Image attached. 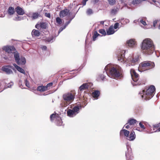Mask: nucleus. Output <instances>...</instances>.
I'll list each match as a JSON object with an SVG mask.
<instances>
[{"instance_id": "nucleus-1", "label": "nucleus", "mask_w": 160, "mask_h": 160, "mask_svg": "<svg viewBox=\"0 0 160 160\" xmlns=\"http://www.w3.org/2000/svg\"><path fill=\"white\" fill-rule=\"evenodd\" d=\"M141 47L142 52L146 55L151 54L154 50L152 41L149 38H146L143 40L141 45Z\"/></svg>"}, {"instance_id": "nucleus-2", "label": "nucleus", "mask_w": 160, "mask_h": 160, "mask_svg": "<svg viewBox=\"0 0 160 160\" xmlns=\"http://www.w3.org/2000/svg\"><path fill=\"white\" fill-rule=\"evenodd\" d=\"M155 90V87L153 85H151L146 90H143L140 92L139 94L142 98L146 100H148L154 96Z\"/></svg>"}, {"instance_id": "nucleus-3", "label": "nucleus", "mask_w": 160, "mask_h": 160, "mask_svg": "<svg viewBox=\"0 0 160 160\" xmlns=\"http://www.w3.org/2000/svg\"><path fill=\"white\" fill-rule=\"evenodd\" d=\"M75 94L74 91H71L64 93L62 95V98L65 102L63 105L61 104V106L65 107L71 103L75 98Z\"/></svg>"}, {"instance_id": "nucleus-4", "label": "nucleus", "mask_w": 160, "mask_h": 160, "mask_svg": "<svg viewBox=\"0 0 160 160\" xmlns=\"http://www.w3.org/2000/svg\"><path fill=\"white\" fill-rule=\"evenodd\" d=\"M110 68V65H108L105 68V72L103 71V73L107 75L111 78H117L120 76L121 68H116L114 67L112 68L109 70V73H108L107 71Z\"/></svg>"}, {"instance_id": "nucleus-5", "label": "nucleus", "mask_w": 160, "mask_h": 160, "mask_svg": "<svg viewBox=\"0 0 160 160\" xmlns=\"http://www.w3.org/2000/svg\"><path fill=\"white\" fill-rule=\"evenodd\" d=\"M130 73L133 81V82H132V84L133 86L141 85V83L138 82L139 79L138 74L136 72L135 70L131 69L130 70Z\"/></svg>"}, {"instance_id": "nucleus-6", "label": "nucleus", "mask_w": 160, "mask_h": 160, "mask_svg": "<svg viewBox=\"0 0 160 160\" xmlns=\"http://www.w3.org/2000/svg\"><path fill=\"white\" fill-rule=\"evenodd\" d=\"M142 71L150 69L154 67V63L153 62L149 61L143 62L141 63Z\"/></svg>"}, {"instance_id": "nucleus-7", "label": "nucleus", "mask_w": 160, "mask_h": 160, "mask_svg": "<svg viewBox=\"0 0 160 160\" xmlns=\"http://www.w3.org/2000/svg\"><path fill=\"white\" fill-rule=\"evenodd\" d=\"M2 70L6 74L8 75L13 74V72L12 70L15 71L14 68L11 65H6L3 66L2 68Z\"/></svg>"}, {"instance_id": "nucleus-8", "label": "nucleus", "mask_w": 160, "mask_h": 160, "mask_svg": "<svg viewBox=\"0 0 160 160\" xmlns=\"http://www.w3.org/2000/svg\"><path fill=\"white\" fill-rule=\"evenodd\" d=\"M2 49L5 51L6 54H12L15 51L16 49L13 46H5L2 48Z\"/></svg>"}, {"instance_id": "nucleus-9", "label": "nucleus", "mask_w": 160, "mask_h": 160, "mask_svg": "<svg viewBox=\"0 0 160 160\" xmlns=\"http://www.w3.org/2000/svg\"><path fill=\"white\" fill-rule=\"evenodd\" d=\"M138 60L139 58L138 56H136L132 58H130L128 60V63L127 64V66H129L131 65L134 66L138 63Z\"/></svg>"}, {"instance_id": "nucleus-10", "label": "nucleus", "mask_w": 160, "mask_h": 160, "mask_svg": "<svg viewBox=\"0 0 160 160\" xmlns=\"http://www.w3.org/2000/svg\"><path fill=\"white\" fill-rule=\"evenodd\" d=\"M92 85V84L90 83H84L79 87V90L80 91H83L84 90L88 89L89 88H91Z\"/></svg>"}, {"instance_id": "nucleus-11", "label": "nucleus", "mask_w": 160, "mask_h": 160, "mask_svg": "<svg viewBox=\"0 0 160 160\" xmlns=\"http://www.w3.org/2000/svg\"><path fill=\"white\" fill-rule=\"evenodd\" d=\"M125 51H122L118 55V60L121 62H123L125 60L124 59V54Z\"/></svg>"}, {"instance_id": "nucleus-12", "label": "nucleus", "mask_w": 160, "mask_h": 160, "mask_svg": "<svg viewBox=\"0 0 160 160\" xmlns=\"http://www.w3.org/2000/svg\"><path fill=\"white\" fill-rule=\"evenodd\" d=\"M128 46L131 48H134L136 46V42L133 39H132L127 41Z\"/></svg>"}, {"instance_id": "nucleus-13", "label": "nucleus", "mask_w": 160, "mask_h": 160, "mask_svg": "<svg viewBox=\"0 0 160 160\" xmlns=\"http://www.w3.org/2000/svg\"><path fill=\"white\" fill-rule=\"evenodd\" d=\"M127 148L128 149L127 152H126V157L127 159H130L131 158L132 153L131 151V148H130L129 145H127Z\"/></svg>"}, {"instance_id": "nucleus-14", "label": "nucleus", "mask_w": 160, "mask_h": 160, "mask_svg": "<svg viewBox=\"0 0 160 160\" xmlns=\"http://www.w3.org/2000/svg\"><path fill=\"white\" fill-rule=\"evenodd\" d=\"M15 10L17 13L19 15H22L25 14L24 10L19 6H18L16 8Z\"/></svg>"}, {"instance_id": "nucleus-15", "label": "nucleus", "mask_w": 160, "mask_h": 160, "mask_svg": "<svg viewBox=\"0 0 160 160\" xmlns=\"http://www.w3.org/2000/svg\"><path fill=\"white\" fill-rule=\"evenodd\" d=\"M69 12V10L68 9H65L62 10L60 12L59 15L61 17L63 18L64 17L67 15Z\"/></svg>"}, {"instance_id": "nucleus-16", "label": "nucleus", "mask_w": 160, "mask_h": 160, "mask_svg": "<svg viewBox=\"0 0 160 160\" xmlns=\"http://www.w3.org/2000/svg\"><path fill=\"white\" fill-rule=\"evenodd\" d=\"M129 133V132L128 131L125 129H122L121 130L120 132V135L121 136L123 134L126 137H128Z\"/></svg>"}, {"instance_id": "nucleus-17", "label": "nucleus", "mask_w": 160, "mask_h": 160, "mask_svg": "<svg viewBox=\"0 0 160 160\" xmlns=\"http://www.w3.org/2000/svg\"><path fill=\"white\" fill-rule=\"evenodd\" d=\"M128 138L127 139L129 141L133 140L136 137V135L134 132L133 131H132L129 135H128Z\"/></svg>"}, {"instance_id": "nucleus-18", "label": "nucleus", "mask_w": 160, "mask_h": 160, "mask_svg": "<svg viewBox=\"0 0 160 160\" xmlns=\"http://www.w3.org/2000/svg\"><path fill=\"white\" fill-rule=\"evenodd\" d=\"M26 62L25 58L23 57H21L19 60V62H17V63L19 65H24Z\"/></svg>"}, {"instance_id": "nucleus-19", "label": "nucleus", "mask_w": 160, "mask_h": 160, "mask_svg": "<svg viewBox=\"0 0 160 160\" xmlns=\"http://www.w3.org/2000/svg\"><path fill=\"white\" fill-rule=\"evenodd\" d=\"M115 31L113 29V27L112 26H111L107 30V32L108 35L112 34L114 33Z\"/></svg>"}, {"instance_id": "nucleus-20", "label": "nucleus", "mask_w": 160, "mask_h": 160, "mask_svg": "<svg viewBox=\"0 0 160 160\" xmlns=\"http://www.w3.org/2000/svg\"><path fill=\"white\" fill-rule=\"evenodd\" d=\"M12 54H13L16 62H19V60L20 58L19 53L15 51Z\"/></svg>"}, {"instance_id": "nucleus-21", "label": "nucleus", "mask_w": 160, "mask_h": 160, "mask_svg": "<svg viewBox=\"0 0 160 160\" xmlns=\"http://www.w3.org/2000/svg\"><path fill=\"white\" fill-rule=\"evenodd\" d=\"M48 88L47 87L42 85L39 86L37 88V90L41 92H44L47 90Z\"/></svg>"}, {"instance_id": "nucleus-22", "label": "nucleus", "mask_w": 160, "mask_h": 160, "mask_svg": "<svg viewBox=\"0 0 160 160\" xmlns=\"http://www.w3.org/2000/svg\"><path fill=\"white\" fill-rule=\"evenodd\" d=\"M40 35V32L37 30L33 29L32 32V35L33 37H37Z\"/></svg>"}, {"instance_id": "nucleus-23", "label": "nucleus", "mask_w": 160, "mask_h": 160, "mask_svg": "<svg viewBox=\"0 0 160 160\" xmlns=\"http://www.w3.org/2000/svg\"><path fill=\"white\" fill-rule=\"evenodd\" d=\"M67 114L68 116L70 117H73L76 115L72 109H69L67 110Z\"/></svg>"}, {"instance_id": "nucleus-24", "label": "nucleus", "mask_w": 160, "mask_h": 160, "mask_svg": "<svg viewBox=\"0 0 160 160\" xmlns=\"http://www.w3.org/2000/svg\"><path fill=\"white\" fill-rule=\"evenodd\" d=\"M120 7H115L114 8L111 10V13L113 15H115L119 11Z\"/></svg>"}, {"instance_id": "nucleus-25", "label": "nucleus", "mask_w": 160, "mask_h": 160, "mask_svg": "<svg viewBox=\"0 0 160 160\" xmlns=\"http://www.w3.org/2000/svg\"><path fill=\"white\" fill-rule=\"evenodd\" d=\"M15 11L14 8L10 7L8 8V12L9 14L12 15L15 13Z\"/></svg>"}, {"instance_id": "nucleus-26", "label": "nucleus", "mask_w": 160, "mask_h": 160, "mask_svg": "<svg viewBox=\"0 0 160 160\" xmlns=\"http://www.w3.org/2000/svg\"><path fill=\"white\" fill-rule=\"evenodd\" d=\"M137 122V121L136 120L134 119L130 118L128 119V123H127L126 124H129V125H134Z\"/></svg>"}, {"instance_id": "nucleus-27", "label": "nucleus", "mask_w": 160, "mask_h": 160, "mask_svg": "<svg viewBox=\"0 0 160 160\" xmlns=\"http://www.w3.org/2000/svg\"><path fill=\"white\" fill-rule=\"evenodd\" d=\"M2 57L3 59L6 60H10L11 58L10 54H6V53L5 54L2 55Z\"/></svg>"}, {"instance_id": "nucleus-28", "label": "nucleus", "mask_w": 160, "mask_h": 160, "mask_svg": "<svg viewBox=\"0 0 160 160\" xmlns=\"http://www.w3.org/2000/svg\"><path fill=\"white\" fill-rule=\"evenodd\" d=\"M26 18V17L25 16H19L17 15L16 17L13 19V20L15 21H19L25 19Z\"/></svg>"}, {"instance_id": "nucleus-29", "label": "nucleus", "mask_w": 160, "mask_h": 160, "mask_svg": "<svg viewBox=\"0 0 160 160\" xmlns=\"http://www.w3.org/2000/svg\"><path fill=\"white\" fill-rule=\"evenodd\" d=\"M80 106L79 107V106H75L73 108L72 110L73 111L76 115L79 113L80 109Z\"/></svg>"}, {"instance_id": "nucleus-30", "label": "nucleus", "mask_w": 160, "mask_h": 160, "mask_svg": "<svg viewBox=\"0 0 160 160\" xmlns=\"http://www.w3.org/2000/svg\"><path fill=\"white\" fill-rule=\"evenodd\" d=\"M100 94V92L98 90H95L92 93V95L94 98H98Z\"/></svg>"}, {"instance_id": "nucleus-31", "label": "nucleus", "mask_w": 160, "mask_h": 160, "mask_svg": "<svg viewBox=\"0 0 160 160\" xmlns=\"http://www.w3.org/2000/svg\"><path fill=\"white\" fill-rule=\"evenodd\" d=\"M53 38L50 37L48 38H44L43 40L45 41L47 43L52 42H53L52 41Z\"/></svg>"}, {"instance_id": "nucleus-32", "label": "nucleus", "mask_w": 160, "mask_h": 160, "mask_svg": "<svg viewBox=\"0 0 160 160\" xmlns=\"http://www.w3.org/2000/svg\"><path fill=\"white\" fill-rule=\"evenodd\" d=\"M98 36H101V35L98 34L97 31H95L92 37V40L94 41L95 40L96 38Z\"/></svg>"}, {"instance_id": "nucleus-33", "label": "nucleus", "mask_w": 160, "mask_h": 160, "mask_svg": "<svg viewBox=\"0 0 160 160\" xmlns=\"http://www.w3.org/2000/svg\"><path fill=\"white\" fill-rule=\"evenodd\" d=\"M39 14L38 13H34L32 14V18L33 19H36L39 16Z\"/></svg>"}, {"instance_id": "nucleus-34", "label": "nucleus", "mask_w": 160, "mask_h": 160, "mask_svg": "<svg viewBox=\"0 0 160 160\" xmlns=\"http://www.w3.org/2000/svg\"><path fill=\"white\" fill-rule=\"evenodd\" d=\"M17 70L20 72L21 73L23 74H25L26 73L25 72L23 69L22 68H20L19 66L17 68Z\"/></svg>"}, {"instance_id": "nucleus-35", "label": "nucleus", "mask_w": 160, "mask_h": 160, "mask_svg": "<svg viewBox=\"0 0 160 160\" xmlns=\"http://www.w3.org/2000/svg\"><path fill=\"white\" fill-rule=\"evenodd\" d=\"M40 28L42 29H46L47 27L46 23L44 22H40Z\"/></svg>"}, {"instance_id": "nucleus-36", "label": "nucleus", "mask_w": 160, "mask_h": 160, "mask_svg": "<svg viewBox=\"0 0 160 160\" xmlns=\"http://www.w3.org/2000/svg\"><path fill=\"white\" fill-rule=\"evenodd\" d=\"M56 119L58 120V121L57 122V125L61 126L62 123L61 118L59 117H58Z\"/></svg>"}, {"instance_id": "nucleus-37", "label": "nucleus", "mask_w": 160, "mask_h": 160, "mask_svg": "<svg viewBox=\"0 0 160 160\" xmlns=\"http://www.w3.org/2000/svg\"><path fill=\"white\" fill-rule=\"evenodd\" d=\"M108 1L110 5H113L116 3V0H108Z\"/></svg>"}, {"instance_id": "nucleus-38", "label": "nucleus", "mask_w": 160, "mask_h": 160, "mask_svg": "<svg viewBox=\"0 0 160 160\" xmlns=\"http://www.w3.org/2000/svg\"><path fill=\"white\" fill-rule=\"evenodd\" d=\"M137 21L138 22H140L144 26L146 25L147 24L146 22L145 21L143 20L142 19H139Z\"/></svg>"}, {"instance_id": "nucleus-39", "label": "nucleus", "mask_w": 160, "mask_h": 160, "mask_svg": "<svg viewBox=\"0 0 160 160\" xmlns=\"http://www.w3.org/2000/svg\"><path fill=\"white\" fill-rule=\"evenodd\" d=\"M86 13L88 15H90L93 14V12L92 9L89 8L87 9L86 11Z\"/></svg>"}, {"instance_id": "nucleus-40", "label": "nucleus", "mask_w": 160, "mask_h": 160, "mask_svg": "<svg viewBox=\"0 0 160 160\" xmlns=\"http://www.w3.org/2000/svg\"><path fill=\"white\" fill-rule=\"evenodd\" d=\"M99 32L101 34L105 36L106 34V33L105 30L104 29H101L99 31Z\"/></svg>"}, {"instance_id": "nucleus-41", "label": "nucleus", "mask_w": 160, "mask_h": 160, "mask_svg": "<svg viewBox=\"0 0 160 160\" xmlns=\"http://www.w3.org/2000/svg\"><path fill=\"white\" fill-rule=\"evenodd\" d=\"M56 21L57 23L58 24H61L62 23V20L59 17H57L56 18Z\"/></svg>"}, {"instance_id": "nucleus-42", "label": "nucleus", "mask_w": 160, "mask_h": 160, "mask_svg": "<svg viewBox=\"0 0 160 160\" xmlns=\"http://www.w3.org/2000/svg\"><path fill=\"white\" fill-rule=\"evenodd\" d=\"M50 118L51 121H52V120H54L56 118V114H52L50 115Z\"/></svg>"}, {"instance_id": "nucleus-43", "label": "nucleus", "mask_w": 160, "mask_h": 160, "mask_svg": "<svg viewBox=\"0 0 160 160\" xmlns=\"http://www.w3.org/2000/svg\"><path fill=\"white\" fill-rule=\"evenodd\" d=\"M72 21V19H70V20L68 22H67L64 25V27L65 28H66V27L70 23L71 21Z\"/></svg>"}, {"instance_id": "nucleus-44", "label": "nucleus", "mask_w": 160, "mask_h": 160, "mask_svg": "<svg viewBox=\"0 0 160 160\" xmlns=\"http://www.w3.org/2000/svg\"><path fill=\"white\" fill-rule=\"evenodd\" d=\"M119 26V23L118 22H116L114 24V27H113L115 29H116L117 28H118Z\"/></svg>"}, {"instance_id": "nucleus-45", "label": "nucleus", "mask_w": 160, "mask_h": 160, "mask_svg": "<svg viewBox=\"0 0 160 160\" xmlns=\"http://www.w3.org/2000/svg\"><path fill=\"white\" fill-rule=\"evenodd\" d=\"M139 126L142 129H145V128L143 124L141 122H140L139 123Z\"/></svg>"}, {"instance_id": "nucleus-46", "label": "nucleus", "mask_w": 160, "mask_h": 160, "mask_svg": "<svg viewBox=\"0 0 160 160\" xmlns=\"http://www.w3.org/2000/svg\"><path fill=\"white\" fill-rule=\"evenodd\" d=\"M100 78L102 80L104 81L105 79V76L104 75H101L100 76Z\"/></svg>"}, {"instance_id": "nucleus-47", "label": "nucleus", "mask_w": 160, "mask_h": 160, "mask_svg": "<svg viewBox=\"0 0 160 160\" xmlns=\"http://www.w3.org/2000/svg\"><path fill=\"white\" fill-rule=\"evenodd\" d=\"M25 81L26 86L27 87H29V82L28 81L27 79H25Z\"/></svg>"}, {"instance_id": "nucleus-48", "label": "nucleus", "mask_w": 160, "mask_h": 160, "mask_svg": "<svg viewBox=\"0 0 160 160\" xmlns=\"http://www.w3.org/2000/svg\"><path fill=\"white\" fill-rule=\"evenodd\" d=\"M65 28H65L64 26L63 27H61L59 30V31H58V33H60L61 32L63 29H64Z\"/></svg>"}, {"instance_id": "nucleus-49", "label": "nucleus", "mask_w": 160, "mask_h": 160, "mask_svg": "<svg viewBox=\"0 0 160 160\" xmlns=\"http://www.w3.org/2000/svg\"><path fill=\"white\" fill-rule=\"evenodd\" d=\"M19 87L22 88H23V86L22 85V81L21 80H19Z\"/></svg>"}, {"instance_id": "nucleus-50", "label": "nucleus", "mask_w": 160, "mask_h": 160, "mask_svg": "<svg viewBox=\"0 0 160 160\" xmlns=\"http://www.w3.org/2000/svg\"><path fill=\"white\" fill-rule=\"evenodd\" d=\"M52 83L51 82L47 84L46 87H47V88H48V87H50L52 86Z\"/></svg>"}, {"instance_id": "nucleus-51", "label": "nucleus", "mask_w": 160, "mask_h": 160, "mask_svg": "<svg viewBox=\"0 0 160 160\" xmlns=\"http://www.w3.org/2000/svg\"><path fill=\"white\" fill-rule=\"evenodd\" d=\"M13 84V83L12 82H10L8 84V87L10 88L12 86Z\"/></svg>"}, {"instance_id": "nucleus-52", "label": "nucleus", "mask_w": 160, "mask_h": 160, "mask_svg": "<svg viewBox=\"0 0 160 160\" xmlns=\"http://www.w3.org/2000/svg\"><path fill=\"white\" fill-rule=\"evenodd\" d=\"M35 28H38V29H39V28H40V24L38 23L36 24V25H35Z\"/></svg>"}, {"instance_id": "nucleus-53", "label": "nucleus", "mask_w": 160, "mask_h": 160, "mask_svg": "<svg viewBox=\"0 0 160 160\" xmlns=\"http://www.w3.org/2000/svg\"><path fill=\"white\" fill-rule=\"evenodd\" d=\"M45 16L47 17L50 18V13H46L45 14Z\"/></svg>"}, {"instance_id": "nucleus-54", "label": "nucleus", "mask_w": 160, "mask_h": 160, "mask_svg": "<svg viewBox=\"0 0 160 160\" xmlns=\"http://www.w3.org/2000/svg\"><path fill=\"white\" fill-rule=\"evenodd\" d=\"M88 0H83L82 3L83 6H85L86 4V2Z\"/></svg>"}, {"instance_id": "nucleus-55", "label": "nucleus", "mask_w": 160, "mask_h": 160, "mask_svg": "<svg viewBox=\"0 0 160 160\" xmlns=\"http://www.w3.org/2000/svg\"><path fill=\"white\" fill-rule=\"evenodd\" d=\"M41 48L42 50H46L47 49V47L46 46H43Z\"/></svg>"}, {"instance_id": "nucleus-56", "label": "nucleus", "mask_w": 160, "mask_h": 160, "mask_svg": "<svg viewBox=\"0 0 160 160\" xmlns=\"http://www.w3.org/2000/svg\"><path fill=\"white\" fill-rule=\"evenodd\" d=\"M157 23V21L156 20L154 21L153 22V26L154 27H155Z\"/></svg>"}, {"instance_id": "nucleus-57", "label": "nucleus", "mask_w": 160, "mask_h": 160, "mask_svg": "<svg viewBox=\"0 0 160 160\" xmlns=\"http://www.w3.org/2000/svg\"><path fill=\"white\" fill-rule=\"evenodd\" d=\"M13 66H14V67H15V68H16V69H17V68L18 67V66L15 63H14L13 64Z\"/></svg>"}, {"instance_id": "nucleus-58", "label": "nucleus", "mask_w": 160, "mask_h": 160, "mask_svg": "<svg viewBox=\"0 0 160 160\" xmlns=\"http://www.w3.org/2000/svg\"><path fill=\"white\" fill-rule=\"evenodd\" d=\"M125 127V128L127 129H128L129 128V125L126 124L125 125H124V127H123V128Z\"/></svg>"}, {"instance_id": "nucleus-59", "label": "nucleus", "mask_w": 160, "mask_h": 160, "mask_svg": "<svg viewBox=\"0 0 160 160\" xmlns=\"http://www.w3.org/2000/svg\"><path fill=\"white\" fill-rule=\"evenodd\" d=\"M104 21H101L100 22V23L102 25H103L104 24Z\"/></svg>"}, {"instance_id": "nucleus-60", "label": "nucleus", "mask_w": 160, "mask_h": 160, "mask_svg": "<svg viewBox=\"0 0 160 160\" xmlns=\"http://www.w3.org/2000/svg\"><path fill=\"white\" fill-rule=\"evenodd\" d=\"M134 130H136L138 131H141L140 130H139V128H136V129H135Z\"/></svg>"}, {"instance_id": "nucleus-61", "label": "nucleus", "mask_w": 160, "mask_h": 160, "mask_svg": "<svg viewBox=\"0 0 160 160\" xmlns=\"http://www.w3.org/2000/svg\"><path fill=\"white\" fill-rule=\"evenodd\" d=\"M98 1V0H94V2L95 3H97Z\"/></svg>"}, {"instance_id": "nucleus-62", "label": "nucleus", "mask_w": 160, "mask_h": 160, "mask_svg": "<svg viewBox=\"0 0 160 160\" xmlns=\"http://www.w3.org/2000/svg\"><path fill=\"white\" fill-rule=\"evenodd\" d=\"M75 16V15H74L73 16V17H72L70 19H72V20L74 18Z\"/></svg>"}, {"instance_id": "nucleus-63", "label": "nucleus", "mask_w": 160, "mask_h": 160, "mask_svg": "<svg viewBox=\"0 0 160 160\" xmlns=\"http://www.w3.org/2000/svg\"><path fill=\"white\" fill-rule=\"evenodd\" d=\"M75 16V15H74L73 16V17H72L70 19H72V20L74 18Z\"/></svg>"}, {"instance_id": "nucleus-64", "label": "nucleus", "mask_w": 160, "mask_h": 160, "mask_svg": "<svg viewBox=\"0 0 160 160\" xmlns=\"http://www.w3.org/2000/svg\"><path fill=\"white\" fill-rule=\"evenodd\" d=\"M138 3V2H134L133 1V4H137Z\"/></svg>"}]
</instances>
